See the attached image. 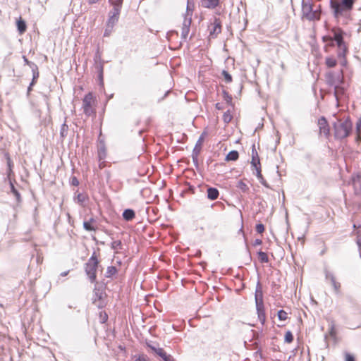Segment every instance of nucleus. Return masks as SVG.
I'll return each instance as SVG.
<instances>
[{
  "label": "nucleus",
  "instance_id": "59",
  "mask_svg": "<svg viewBox=\"0 0 361 361\" xmlns=\"http://www.w3.org/2000/svg\"><path fill=\"white\" fill-rule=\"evenodd\" d=\"M215 107H216V109H218V110H221V109H224L223 105H222L221 104H220V103H216V104H215Z\"/></svg>",
  "mask_w": 361,
  "mask_h": 361
},
{
  "label": "nucleus",
  "instance_id": "48",
  "mask_svg": "<svg viewBox=\"0 0 361 361\" xmlns=\"http://www.w3.org/2000/svg\"><path fill=\"white\" fill-rule=\"evenodd\" d=\"M332 286H333L335 293L338 294L340 293L341 283L339 282H336Z\"/></svg>",
  "mask_w": 361,
  "mask_h": 361
},
{
  "label": "nucleus",
  "instance_id": "44",
  "mask_svg": "<svg viewBox=\"0 0 361 361\" xmlns=\"http://www.w3.org/2000/svg\"><path fill=\"white\" fill-rule=\"evenodd\" d=\"M253 166V167L255 169V170H256V173H255V175H256L257 178H258L259 177H261V176H262V173H261V164H257V165H255V166Z\"/></svg>",
  "mask_w": 361,
  "mask_h": 361
},
{
  "label": "nucleus",
  "instance_id": "33",
  "mask_svg": "<svg viewBox=\"0 0 361 361\" xmlns=\"http://www.w3.org/2000/svg\"><path fill=\"white\" fill-rule=\"evenodd\" d=\"M111 247L112 250H118L122 248V243L121 240H114L111 243Z\"/></svg>",
  "mask_w": 361,
  "mask_h": 361
},
{
  "label": "nucleus",
  "instance_id": "14",
  "mask_svg": "<svg viewBox=\"0 0 361 361\" xmlns=\"http://www.w3.org/2000/svg\"><path fill=\"white\" fill-rule=\"evenodd\" d=\"M206 135V132H203L202 135L200 136L199 139L197 140L195 147L193 148L192 153H195V152L197 154L200 153V151L202 149V145L204 140V135Z\"/></svg>",
  "mask_w": 361,
  "mask_h": 361
},
{
  "label": "nucleus",
  "instance_id": "23",
  "mask_svg": "<svg viewBox=\"0 0 361 361\" xmlns=\"http://www.w3.org/2000/svg\"><path fill=\"white\" fill-rule=\"evenodd\" d=\"M344 91L345 90L343 87H341L339 85H336L334 87V96L337 101L339 99V96L344 94Z\"/></svg>",
  "mask_w": 361,
  "mask_h": 361
},
{
  "label": "nucleus",
  "instance_id": "30",
  "mask_svg": "<svg viewBox=\"0 0 361 361\" xmlns=\"http://www.w3.org/2000/svg\"><path fill=\"white\" fill-rule=\"evenodd\" d=\"M121 8L116 6H113V8L109 11V15H114V16L119 17L121 13Z\"/></svg>",
  "mask_w": 361,
  "mask_h": 361
},
{
  "label": "nucleus",
  "instance_id": "43",
  "mask_svg": "<svg viewBox=\"0 0 361 361\" xmlns=\"http://www.w3.org/2000/svg\"><path fill=\"white\" fill-rule=\"evenodd\" d=\"M256 309H257V315L265 314L264 305H256Z\"/></svg>",
  "mask_w": 361,
  "mask_h": 361
},
{
  "label": "nucleus",
  "instance_id": "26",
  "mask_svg": "<svg viewBox=\"0 0 361 361\" xmlns=\"http://www.w3.org/2000/svg\"><path fill=\"white\" fill-rule=\"evenodd\" d=\"M237 188H239L243 192H247L249 187L243 180H239L237 184Z\"/></svg>",
  "mask_w": 361,
  "mask_h": 361
},
{
  "label": "nucleus",
  "instance_id": "32",
  "mask_svg": "<svg viewBox=\"0 0 361 361\" xmlns=\"http://www.w3.org/2000/svg\"><path fill=\"white\" fill-rule=\"evenodd\" d=\"M336 60L332 57H327L326 59V64L329 68H333L336 65Z\"/></svg>",
  "mask_w": 361,
  "mask_h": 361
},
{
  "label": "nucleus",
  "instance_id": "27",
  "mask_svg": "<svg viewBox=\"0 0 361 361\" xmlns=\"http://www.w3.org/2000/svg\"><path fill=\"white\" fill-rule=\"evenodd\" d=\"M117 272V269L116 267L110 266L107 267L106 271V277L109 278L114 275Z\"/></svg>",
  "mask_w": 361,
  "mask_h": 361
},
{
  "label": "nucleus",
  "instance_id": "42",
  "mask_svg": "<svg viewBox=\"0 0 361 361\" xmlns=\"http://www.w3.org/2000/svg\"><path fill=\"white\" fill-rule=\"evenodd\" d=\"M257 179L259 181V183L262 185H263L264 187H266L267 188L271 189L270 185L267 183L266 180L264 178L263 176H262L261 177H259Z\"/></svg>",
  "mask_w": 361,
  "mask_h": 361
},
{
  "label": "nucleus",
  "instance_id": "31",
  "mask_svg": "<svg viewBox=\"0 0 361 361\" xmlns=\"http://www.w3.org/2000/svg\"><path fill=\"white\" fill-rule=\"evenodd\" d=\"M277 316L279 320L285 321L288 318V314L283 310H280L278 311Z\"/></svg>",
  "mask_w": 361,
  "mask_h": 361
},
{
  "label": "nucleus",
  "instance_id": "19",
  "mask_svg": "<svg viewBox=\"0 0 361 361\" xmlns=\"http://www.w3.org/2000/svg\"><path fill=\"white\" fill-rule=\"evenodd\" d=\"M98 160H104L106 157V150L104 145H101L97 150Z\"/></svg>",
  "mask_w": 361,
  "mask_h": 361
},
{
  "label": "nucleus",
  "instance_id": "4",
  "mask_svg": "<svg viewBox=\"0 0 361 361\" xmlns=\"http://www.w3.org/2000/svg\"><path fill=\"white\" fill-rule=\"evenodd\" d=\"M99 261L95 252H93L87 262L85 264V271L92 283L96 281V272L98 268Z\"/></svg>",
  "mask_w": 361,
  "mask_h": 361
},
{
  "label": "nucleus",
  "instance_id": "54",
  "mask_svg": "<svg viewBox=\"0 0 361 361\" xmlns=\"http://www.w3.org/2000/svg\"><path fill=\"white\" fill-rule=\"evenodd\" d=\"M258 318H259V320L260 321V322L263 324H264L265 322V320H266V316H265V314H259L258 315Z\"/></svg>",
  "mask_w": 361,
  "mask_h": 361
},
{
  "label": "nucleus",
  "instance_id": "55",
  "mask_svg": "<svg viewBox=\"0 0 361 361\" xmlns=\"http://www.w3.org/2000/svg\"><path fill=\"white\" fill-rule=\"evenodd\" d=\"M71 184L74 186H78L79 185V181L76 177L74 176L72 178Z\"/></svg>",
  "mask_w": 361,
  "mask_h": 361
},
{
  "label": "nucleus",
  "instance_id": "34",
  "mask_svg": "<svg viewBox=\"0 0 361 361\" xmlns=\"http://www.w3.org/2000/svg\"><path fill=\"white\" fill-rule=\"evenodd\" d=\"M222 75L224 76V80L226 83H229L232 81V76L228 71L224 70L222 71Z\"/></svg>",
  "mask_w": 361,
  "mask_h": 361
},
{
  "label": "nucleus",
  "instance_id": "1",
  "mask_svg": "<svg viewBox=\"0 0 361 361\" xmlns=\"http://www.w3.org/2000/svg\"><path fill=\"white\" fill-rule=\"evenodd\" d=\"M357 0H329V5L334 17L340 20L343 18V23L346 24L350 18V12Z\"/></svg>",
  "mask_w": 361,
  "mask_h": 361
},
{
  "label": "nucleus",
  "instance_id": "36",
  "mask_svg": "<svg viewBox=\"0 0 361 361\" xmlns=\"http://www.w3.org/2000/svg\"><path fill=\"white\" fill-rule=\"evenodd\" d=\"M32 68H31L32 70V78H34V80H37V78H39V71H38V67L37 65H32Z\"/></svg>",
  "mask_w": 361,
  "mask_h": 361
},
{
  "label": "nucleus",
  "instance_id": "47",
  "mask_svg": "<svg viewBox=\"0 0 361 361\" xmlns=\"http://www.w3.org/2000/svg\"><path fill=\"white\" fill-rule=\"evenodd\" d=\"M256 231L259 233H262L264 231V226L262 224H258L255 227Z\"/></svg>",
  "mask_w": 361,
  "mask_h": 361
},
{
  "label": "nucleus",
  "instance_id": "61",
  "mask_svg": "<svg viewBox=\"0 0 361 361\" xmlns=\"http://www.w3.org/2000/svg\"><path fill=\"white\" fill-rule=\"evenodd\" d=\"M108 319V316L106 314H104V316L102 319V323H105Z\"/></svg>",
  "mask_w": 361,
  "mask_h": 361
},
{
  "label": "nucleus",
  "instance_id": "8",
  "mask_svg": "<svg viewBox=\"0 0 361 361\" xmlns=\"http://www.w3.org/2000/svg\"><path fill=\"white\" fill-rule=\"evenodd\" d=\"M192 23L191 17L185 16L183 25H182V32H181V38L183 40H186L188 35L190 32V28Z\"/></svg>",
  "mask_w": 361,
  "mask_h": 361
},
{
  "label": "nucleus",
  "instance_id": "13",
  "mask_svg": "<svg viewBox=\"0 0 361 361\" xmlns=\"http://www.w3.org/2000/svg\"><path fill=\"white\" fill-rule=\"evenodd\" d=\"M123 218L127 221H132L135 216V212L132 209H126L123 212Z\"/></svg>",
  "mask_w": 361,
  "mask_h": 361
},
{
  "label": "nucleus",
  "instance_id": "52",
  "mask_svg": "<svg viewBox=\"0 0 361 361\" xmlns=\"http://www.w3.org/2000/svg\"><path fill=\"white\" fill-rule=\"evenodd\" d=\"M136 361H149V359L147 355H140L136 358Z\"/></svg>",
  "mask_w": 361,
  "mask_h": 361
},
{
  "label": "nucleus",
  "instance_id": "11",
  "mask_svg": "<svg viewBox=\"0 0 361 361\" xmlns=\"http://www.w3.org/2000/svg\"><path fill=\"white\" fill-rule=\"evenodd\" d=\"M220 0H202L201 6L207 8H214L219 4Z\"/></svg>",
  "mask_w": 361,
  "mask_h": 361
},
{
  "label": "nucleus",
  "instance_id": "5",
  "mask_svg": "<svg viewBox=\"0 0 361 361\" xmlns=\"http://www.w3.org/2000/svg\"><path fill=\"white\" fill-rule=\"evenodd\" d=\"M331 32L334 34L333 38H331V37L324 36L323 37V41L326 42L327 39H329L331 41H335L338 47L342 51V53H339L338 56H345L347 51V47L345 45V42L343 40V31L341 29L334 28L332 29Z\"/></svg>",
  "mask_w": 361,
  "mask_h": 361
},
{
  "label": "nucleus",
  "instance_id": "17",
  "mask_svg": "<svg viewBox=\"0 0 361 361\" xmlns=\"http://www.w3.org/2000/svg\"><path fill=\"white\" fill-rule=\"evenodd\" d=\"M324 273L325 275V279L326 281H329L331 286L334 285L337 282L334 274L329 271L326 268L324 269Z\"/></svg>",
  "mask_w": 361,
  "mask_h": 361
},
{
  "label": "nucleus",
  "instance_id": "20",
  "mask_svg": "<svg viewBox=\"0 0 361 361\" xmlns=\"http://www.w3.org/2000/svg\"><path fill=\"white\" fill-rule=\"evenodd\" d=\"M92 93H88L87 94H85V96L84 97L83 99H82V107L84 106H87L88 107L89 106H92Z\"/></svg>",
  "mask_w": 361,
  "mask_h": 361
},
{
  "label": "nucleus",
  "instance_id": "64",
  "mask_svg": "<svg viewBox=\"0 0 361 361\" xmlns=\"http://www.w3.org/2000/svg\"><path fill=\"white\" fill-rule=\"evenodd\" d=\"M357 244L359 248L361 249V237L357 239Z\"/></svg>",
  "mask_w": 361,
  "mask_h": 361
},
{
  "label": "nucleus",
  "instance_id": "29",
  "mask_svg": "<svg viewBox=\"0 0 361 361\" xmlns=\"http://www.w3.org/2000/svg\"><path fill=\"white\" fill-rule=\"evenodd\" d=\"M232 115L231 114L230 110H227L223 115V120L225 123H228L232 120Z\"/></svg>",
  "mask_w": 361,
  "mask_h": 361
},
{
  "label": "nucleus",
  "instance_id": "37",
  "mask_svg": "<svg viewBox=\"0 0 361 361\" xmlns=\"http://www.w3.org/2000/svg\"><path fill=\"white\" fill-rule=\"evenodd\" d=\"M223 96L224 100L228 104H232V97L226 91L223 92Z\"/></svg>",
  "mask_w": 361,
  "mask_h": 361
},
{
  "label": "nucleus",
  "instance_id": "38",
  "mask_svg": "<svg viewBox=\"0 0 361 361\" xmlns=\"http://www.w3.org/2000/svg\"><path fill=\"white\" fill-rule=\"evenodd\" d=\"M10 185H11V190L12 193L16 196V199L18 200H19L20 198V195L19 192L16 189V188L14 187V185L12 183H10Z\"/></svg>",
  "mask_w": 361,
  "mask_h": 361
},
{
  "label": "nucleus",
  "instance_id": "50",
  "mask_svg": "<svg viewBox=\"0 0 361 361\" xmlns=\"http://www.w3.org/2000/svg\"><path fill=\"white\" fill-rule=\"evenodd\" d=\"M151 348V349L154 351L156 353V354H157L159 356H160V355L164 352V350L162 349V348H157L154 346H149Z\"/></svg>",
  "mask_w": 361,
  "mask_h": 361
},
{
  "label": "nucleus",
  "instance_id": "3",
  "mask_svg": "<svg viewBox=\"0 0 361 361\" xmlns=\"http://www.w3.org/2000/svg\"><path fill=\"white\" fill-rule=\"evenodd\" d=\"M334 137L337 140H343L348 137L353 128V123L349 118L343 121L338 120L333 123Z\"/></svg>",
  "mask_w": 361,
  "mask_h": 361
},
{
  "label": "nucleus",
  "instance_id": "10",
  "mask_svg": "<svg viewBox=\"0 0 361 361\" xmlns=\"http://www.w3.org/2000/svg\"><path fill=\"white\" fill-rule=\"evenodd\" d=\"M221 32V25L219 19L215 18L213 23V28L210 30L209 36L212 37H216V35Z\"/></svg>",
  "mask_w": 361,
  "mask_h": 361
},
{
  "label": "nucleus",
  "instance_id": "51",
  "mask_svg": "<svg viewBox=\"0 0 361 361\" xmlns=\"http://www.w3.org/2000/svg\"><path fill=\"white\" fill-rule=\"evenodd\" d=\"M23 61L25 62V63L27 66H30V68H32V65H36L34 62H32L30 61H29L25 56H23Z\"/></svg>",
  "mask_w": 361,
  "mask_h": 361
},
{
  "label": "nucleus",
  "instance_id": "63",
  "mask_svg": "<svg viewBox=\"0 0 361 361\" xmlns=\"http://www.w3.org/2000/svg\"><path fill=\"white\" fill-rule=\"evenodd\" d=\"M99 0H87L89 4H94L99 1Z\"/></svg>",
  "mask_w": 361,
  "mask_h": 361
},
{
  "label": "nucleus",
  "instance_id": "21",
  "mask_svg": "<svg viewBox=\"0 0 361 361\" xmlns=\"http://www.w3.org/2000/svg\"><path fill=\"white\" fill-rule=\"evenodd\" d=\"M118 20L119 17L114 16V15H109L106 25L109 27H114V25L118 22Z\"/></svg>",
  "mask_w": 361,
  "mask_h": 361
},
{
  "label": "nucleus",
  "instance_id": "15",
  "mask_svg": "<svg viewBox=\"0 0 361 361\" xmlns=\"http://www.w3.org/2000/svg\"><path fill=\"white\" fill-rule=\"evenodd\" d=\"M260 164L259 157L258 156L257 152L255 148V145H252V166H255Z\"/></svg>",
  "mask_w": 361,
  "mask_h": 361
},
{
  "label": "nucleus",
  "instance_id": "60",
  "mask_svg": "<svg viewBox=\"0 0 361 361\" xmlns=\"http://www.w3.org/2000/svg\"><path fill=\"white\" fill-rule=\"evenodd\" d=\"M98 78H99V80L100 81V84L103 85V73H99L98 74Z\"/></svg>",
  "mask_w": 361,
  "mask_h": 361
},
{
  "label": "nucleus",
  "instance_id": "7",
  "mask_svg": "<svg viewBox=\"0 0 361 361\" xmlns=\"http://www.w3.org/2000/svg\"><path fill=\"white\" fill-rule=\"evenodd\" d=\"M318 126L320 133H323L328 138L330 135V128L326 118L322 116L318 119Z\"/></svg>",
  "mask_w": 361,
  "mask_h": 361
},
{
  "label": "nucleus",
  "instance_id": "24",
  "mask_svg": "<svg viewBox=\"0 0 361 361\" xmlns=\"http://www.w3.org/2000/svg\"><path fill=\"white\" fill-rule=\"evenodd\" d=\"M68 131V126L66 124V121L61 125L60 129V135L62 138H64L67 136Z\"/></svg>",
  "mask_w": 361,
  "mask_h": 361
},
{
  "label": "nucleus",
  "instance_id": "39",
  "mask_svg": "<svg viewBox=\"0 0 361 361\" xmlns=\"http://www.w3.org/2000/svg\"><path fill=\"white\" fill-rule=\"evenodd\" d=\"M83 111H84V114L87 116H90L91 114H92L94 113L92 106H89L88 107L84 106Z\"/></svg>",
  "mask_w": 361,
  "mask_h": 361
},
{
  "label": "nucleus",
  "instance_id": "22",
  "mask_svg": "<svg viewBox=\"0 0 361 361\" xmlns=\"http://www.w3.org/2000/svg\"><path fill=\"white\" fill-rule=\"evenodd\" d=\"M94 221L93 218H91L90 221L83 222V228L85 230L87 231H95L94 227L92 225V223Z\"/></svg>",
  "mask_w": 361,
  "mask_h": 361
},
{
  "label": "nucleus",
  "instance_id": "28",
  "mask_svg": "<svg viewBox=\"0 0 361 361\" xmlns=\"http://www.w3.org/2000/svg\"><path fill=\"white\" fill-rule=\"evenodd\" d=\"M294 337L290 331H286L285 336H284V341L287 343H290L293 341Z\"/></svg>",
  "mask_w": 361,
  "mask_h": 361
},
{
  "label": "nucleus",
  "instance_id": "12",
  "mask_svg": "<svg viewBox=\"0 0 361 361\" xmlns=\"http://www.w3.org/2000/svg\"><path fill=\"white\" fill-rule=\"evenodd\" d=\"M207 198L211 200H215L219 195V192L216 188L209 187L207 190Z\"/></svg>",
  "mask_w": 361,
  "mask_h": 361
},
{
  "label": "nucleus",
  "instance_id": "49",
  "mask_svg": "<svg viewBox=\"0 0 361 361\" xmlns=\"http://www.w3.org/2000/svg\"><path fill=\"white\" fill-rule=\"evenodd\" d=\"M96 69L99 73H104V66L103 63H99L96 65Z\"/></svg>",
  "mask_w": 361,
  "mask_h": 361
},
{
  "label": "nucleus",
  "instance_id": "2",
  "mask_svg": "<svg viewBox=\"0 0 361 361\" xmlns=\"http://www.w3.org/2000/svg\"><path fill=\"white\" fill-rule=\"evenodd\" d=\"M321 5L314 4L312 0L302 1V18L308 21H317L321 18Z\"/></svg>",
  "mask_w": 361,
  "mask_h": 361
},
{
  "label": "nucleus",
  "instance_id": "41",
  "mask_svg": "<svg viewBox=\"0 0 361 361\" xmlns=\"http://www.w3.org/2000/svg\"><path fill=\"white\" fill-rule=\"evenodd\" d=\"M123 1V0H115V1L109 0V2L112 6H116L120 7V8H122Z\"/></svg>",
  "mask_w": 361,
  "mask_h": 361
},
{
  "label": "nucleus",
  "instance_id": "35",
  "mask_svg": "<svg viewBox=\"0 0 361 361\" xmlns=\"http://www.w3.org/2000/svg\"><path fill=\"white\" fill-rule=\"evenodd\" d=\"M329 334L332 337H335L336 335V331L335 329L334 322L332 320L329 324Z\"/></svg>",
  "mask_w": 361,
  "mask_h": 361
},
{
  "label": "nucleus",
  "instance_id": "46",
  "mask_svg": "<svg viewBox=\"0 0 361 361\" xmlns=\"http://www.w3.org/2000/svg\"><path fill=\"white\" fill-rule=\"evenodd\" d=\"M345 361H355V358L353 355L349 353H345Z\"/></svg>",
  "mask_w": 361,
  "mask_h": 361
},
{
  "label": "nucleus",
  "instance_id": "45",
  "mask_svg": "<svg viewBox=\"0 0 361 361\" xmlns=\"http://www.w3.org/2000/svg\"><path fill=\"white\" fill-rule=\"evenodd\" d=\"M114 27H109L108 25H106V29L104 30V36L108 37L111 35L113 31Z\"/></svg>",
  "mask_w": 361,
  "mask_h": 361
},
{
  "label": "nucleus",
  "instance_id": "58",
  "mask_svg": "<svg viewBox=\"0 0 361 361\" xmlns=\"http://www.w3.org/2000/svg\"><path fill=\"white\" fill-rule=\"evenodd\" d=\"M178 35V32L176 31V30H171V31H169L166 34V37L169 38V37H171L172 35Z\"/></svg>",
  "mask_w": 361,
  "mask_h": 361
},
{
  "label": "nucleus",
  "instance_id": "56",
  "mask_svg": "<svg viewBox=\"0 0 361 361\" xmlns=\"http://www.w3.org/2000/svg\"><path fill=\"white\" fill-rule=\"evenodd\" d=\"M262 244V240L261 239H255L253 243V246H257Z\"/></svg>",
  "mask_w": 361,
  "mask_h": 361
},
{
  "label": "nucleus",
  "instance_id": "9",
  "mask_svg": "<svg viewBox=\"0 0 361 361\" xmlns=\"http://www.w3.org/2000/svg\"><path fill=\"white\" fill-rule=\"evenodd\" d=\"M255 305H264L263 302V293L261 288V285L259 282L257 284V288L255 293Z\"/></svg>",
  "mask_w": 361,
  "mask_h": 361
},
{
  "label": "nucleus",
  "instance_id": "53",
  "mask_svg": "<svg viewBox=\"0 0 361 361\" xmlns=\"http://www.w3.org/2000/svg\"><path fill=\"white\" fill-rule=\"evenodd\" d=\"M356 130L357 133H361V117L356 123Z\"/></svg>",
  "mask_w": 361,
  "mask_h": 361
},
{
  "label": "nucleus",
  "instance_id": "62",
  "mask_svg": "<svg viewBox=\"0 0 361 361\" xmlns=\"http://www.w3.org/2000/svg\"><path fill=\"white\" fill-rule=\"evenodd\" d=\"M168 355L166 353V352H163L159 357H161L162 358V360H165V358H166V356Z\"/></svg>",
  "mask_w": 361,
  "mask_h": 361
},
{
  "label": "nucleus",
  "instance_id": "6",
  "mask_svg": "<svg viewBox=\"0 0 361 361\" xmlns=\"http://www.w3.org/2000/svg\"><path fill=\"white\" fill-rule=\"evenodd\" d=\"M326 81L327 85L335 87L336 85L343 83L342 75L339 73L329 72L326 75Z\"/></svg>",
  "mask_w": 361,
  "mask_h": 361
},
{
  "label": "nucleus",
  "instance_id": "18",
  "mask_svg": "<svg viewBox=\"0 0 361 361\" xmlns=\"http://www.w3.org/2000/svg\"><path fill=\"white\" fill-rule=\"evenodd\" d=\"M239 157V153L236 150H231L226 156L225 160L226 161H236Z\"/></svg>",
  "mask_w": 361,
  "mask_h": 361
},
{
  "label": "nucleus",
  "instance_id": "57",
  "mask_svg": "<svg viewBox=\"0 0 361 361\" xmlns=\"http://www.w3.org/2000/svg\"><path fill=\"white\" fill-rule=\"evenodd\" d=\"M106 166V163L104 160L99 161V168L102 169Z\"/></svg>",
  "mask_w": 361,
  "mask_h": 361
},
{
  "label": "nucleus",
  "instance_id": "16",
  "mask_svg": "<svg viewBox=\"0 0 361 361\" xmlns=\"http://www.w3.org/2000/svg\"><path fill=\"white\" fill-rule=\"evenodd\" d=\"M18 31L20 34H23L26 31L27 25L24 20L20 18L16 22Z\"/></svg>",
  "mask_w": 361,
  "mask_h": 361
},
{
  "label": "nucleus",
  "instance_id": "25",
  "mask_svg": "<svg viewBox=\"0 0 361 361\" xmlns=\"http://www.w3.org/2000/svg\"><path fill=\"white\" fill-rule=\"evenodd\" d=\"M257 255L262 263H267L269 262V258L266 252L259 250L257 252Z\"/></svg>",
  "mask_w": 361,
  "mask_h": 361
},
{
  "label": "nucleus",
  "instance_id": "40",
  "mask_svg": "<svg viewBox=\"0 0 361 361\" xmlns=\"http://www.w3.org/2000/svg\"><path fill=\"white\" fill-rule=\"evenodd\" d=\"M198 156H199V154H197L196 152L195 153H192V161H193V164H194V165H195V166L196 168H197L198 166H199V164H198Z\"/></svg>",
  "mask_w": 361,
  "mask_h": 361
}]
</instances>
